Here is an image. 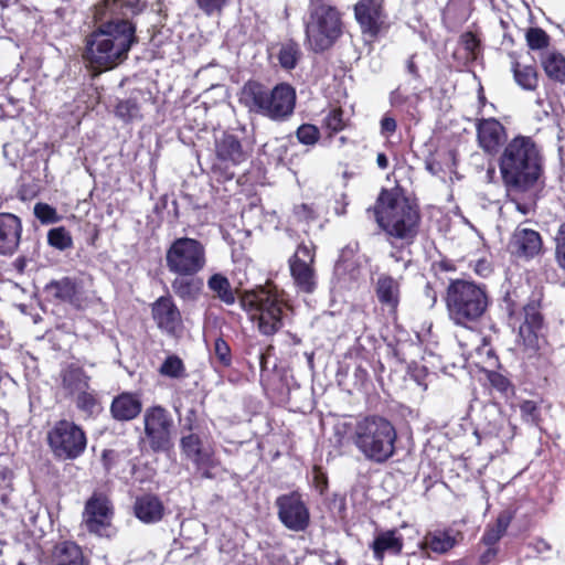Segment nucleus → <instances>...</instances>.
Returning <instances> with one entry per match:
<instances>
[{"label":"nucleus","instance_id":"obj_19","mask_svg":"<svg viewBox=\"0 0 565 565\" xmlns=\"http://www.w3.org/2000/svg\"><path fill=\"white\" fill-rule=\"evenodd\" d=\"M49 300L67 303L76 310H83L86 307V297L77 279L65 276L61 279H53L44 287Z\"/></svg>","mask_w":565,"mask_h":565},{"label":"nucleus","instance_id":"obj_60","mask_svg":"<svg viewBox=\"0 0 565 565\" xmlns=\"http://www.w3.org/2000/svg\"><path fill=\"white\" fill-rule=\"evenodd\" d=\"M533 365L537 370V376L542 377L544 381H547L553 370V363L551 359L543 354H537Z\"/></svg>","mask_w":565,"mask_h":565},{"label":"nucleus","instance_id":"obj_62","mask_svg":"<svg viewBox=\"0 0 565 565\" xmlns=\"http://www.w3.org/2000/svg\"><path fill=\"white\" fill-rule=\"evenodd\" d=\"M330 510H335L337 513L342 516L347 511L345 497L340 493H334L329 502Z\"/></svg>","mask_w":565,"mask_h":565},{"label":"nucleus","instance_id":"obj_22","mask_svg":"<svg viewBox=\"0 0 565 565\" xmlns=\"http://www.w3.org/2000/svg\"><path fill=\"white\" fill-rule=\"evenodd\" d=\"M132 513L143 524H157L163 520L166 507L158 494L148 492L136 497Z\"/></svg>","mask_w":565,"mask_h":565},{"label":"nucleus","instance_id":"obj_17","mask_svg":"<svg viewBox=\"0 0 565 565\" xmlns=\"http://www.w3.org/2000/svg\"><path fill=\"white\" fill-rule=\"evenodd\" d=\"M508 250L516 259L530 262L545 253L544 239L540 232L520 225L511 234Z\"/></svg>","mask_w":565,"mask_h":565},{"label":"nucleus","instance_id":"obj_20","mask_svg":"<svg viewBox=\"0 0 565 565\" xmlns=\"http://www.w3.org/2000/svg\"><path fill=\"white\" fill-rule=\"evenodd\" d=\"M296 99V90L288 83L282 82L268 88L266 117L275 121L288 119L295 111Z\"/></svg>","mask_w":565,"mask_h":565},{"label":"nucleus","instance_id":"obj_29","mask_svg":"<svg viewBox=\"0 0 565 565\" xmlns=\"http://www.w3.org/2000/svg\"><path fill=\"white\" fill-rule=\"evenodd\" d=\"M375 561L382 562L386 554L399 556L404 548L403 535L396 529L381 531L370 544Z\"/></svg>","mask_w":565,"mask_h":565},{"label":"nucleus","instance_id":"obj_14","mask_svg":"<svg viewBox=\"0 0 565 565\" xmlns=\"http://www.w3.org/2000/svg\"><path fill=\"white\" fill-rule=\"evenodd\" d=\"M114 514L115 510L110 499L106 494L95 491L85 502L82 514L83 525L89 534L109 537Z\"/></svg>","mask_w":565,"mask_h":565},{"label":"nucleus","instance_id":"obj_34","mask_svg":"<svg viewBox=\"0 0 565 565\" xmlns=\"http://www.w3.org/2000/svg\"><path fill=\"white\" fill-rule=\"evenodd\" d=\"M540 65L551 82L565 84V56L559 51L542 52L540 54Z\"/></svg>","mask_w":565,"mask_h":565},{"label":"nucleus","instance_id":"obj_50","mask_svg":"<svg viewBox=\"0 0 565 565\" xmlns=\"http://www.w3.org/2000/svg\"><path fill=\"white\" fill-rule=\"evenodd\" d=\"M554 258L557 266L565 271V221L562 222L554 236Z\"/></svg>","mask_w":565,"mask_h":565},{"label":"nucleus","instance_id":"obj_6","mask_svg":"<svg viewBox=\"0 0 565 565\" xmlns=\"http://www.w3.org/2000/svg\"><path fill=\"white\" fill-rule=\"evenodd\" d=\"M350 438L356 449L375 463L387 462L396 452V428L387 418L380 415L359 418Z\"/></svg>","mask_w":565,"mask_h":565},{"label":"nucleus","instance_id":"obj_47","mask_svg":"<svg viewBox=\"0 0 565 565\" xmlns=\"http://www.w3.org/2000/svg\"><path fill=\"white\" fill-rule=\"evenodd\" d=\"M321 137L320 128L313 124H301L296 130L297 140L303 146H315Z\"/></svg>","mask_w":565,"mask_h":565},{"label":"nucleus","instance_id":"obj_37","mask_svg":"<svg viewBox=\"0 0 565 565\" xmlns=\"http://www.w3.org/2000/svg\"><path fill=\"white\" fill-rule=\"evenodd\" d=\"M388 99L393 108L405 111L414 118L417 113L420 95L418 93L409 94L402 85H398L390 93Z\"/></svg>","mask_w":565,"mask_h":565},{"label":"nucleus","instance_id":"obj_4","mask_svg":"<svg viewBox=\"0 0 565 565\" xmlns=\"http://www.w3.org/2000/svg\"><path fill=\"white\" fill-rule=\"evenodd\" d=\"M239 307L263 335H274L284 327L287 301L271 281L245 289L239 297Z\"/></svg>","mask_w":565,"mask_h":565},{"label":"nucleus","instance_id":"obj_35","mask_svg":"<svg viewBox=\"0 0 565 565\" xmlns=\"http://www.w3.org/2000/svg\"><path fill=\"white\" fill-rule=\"evenodd\" d=\"M351 120L345 116V111L341 106H332L321 119V129L326 138L332 140L337 135L350 127Z\"/></svg>","mask_w":565,"mask_h":565},{"label":"nucleus","instance_id":"obj_42","mask_svg":"<svg viewBox=\"0 0 565 565\" xmlns=\"http://www.w3.org/2000/svg\"><path fill=\"white\" fill-rule=\"evenodd\" d=\"M200 472L202 479H213L214 473L212 469L217 466V460L214 457L213 451L201 450L190 458Z\"/></svg>","mask_w":565,"mask_h":565},{"label":"nucleus","instance_id":"obj_63","mask_svg":"<svg viewBox=\"0 0 565 565\" xmlns=\"http://www.w3.org/2000/svg\"><path fill=\"white\" fill-rule=\"evenodd\" d=\"M499 554V546H486V550L479 556V563L481 565H489L492 563Z\"/></svg>","mask_w":565,"mask_h":565},{"label":"nucleus","instance_id":"obj_7","mask_svg":"<svg viewBox=\"0 0 565 565\" xmlns=\"http://www.w3.org/2000/svg\"><path fill=\"white\" fill-rule=\"evenodd\" d=\"M305 33L315 53L330 50L343 33L342 13L324 0H309Z\"/></svg>","mask_w":565,"mask_h":565},{"label":"nucleus","instance_id":"obj_58","mask_svg":"<svg viewBox=\"0 0 565 565\" xmlns=\"http://www.w3.org/2000/svg\"><path fill=\"white\" fill-rule=\"evenodd\" d=\"M198 7L209 17L221 15L230 0H195Z\"/></svg>","mask_w":565,"mask_h":565},{"label":"nucleus","instance_id":"obj_53","mask_svg":"<svg viewBox=\"0 0 565 565\" xmlns=\"http://www.w3.org/2000/svg\"><path fill=\"white\" fill-rule=\"evenodd\" d=\"M214 355L223 367H230L232 365L231 347L222 337L216 338L214 341Z\"/></svg>","mask_w":565,"mask_h":565},{"label":"nucleus","instance_id":"obj_3","mask_svg":"<svg viewBox=\"0 0 565 565\" xmlns=\"http://www.w3.org/2000/svg\"><path fill=\"white\" fill-rule=\"evenodd\" d=\"M502 183L508 192L526 193L543 175V160L531 137L516 136L504 146L499 161Z\"/></svg>","mask_w":565,"mask_h":565},{"label":"nucleus","instance_id":"obj_45","mask_svg":"<svg viewBox=\"0 0 565 565\" xmlns=\"http://www.w3.org/2000/svg\"><path fill=\"white\" fill-rule=\"evenodd\" d=\"M520 415L525 424L540 426L542 422L540 404L532 399H523L519 404Z\"/></svg>","mask_w":565,"mask_h":565},{"label":"nucleus","instance_id":"obj_55","mask_svg":"<svg viewBox=\"0 0 565 565\" xmlns=\"http://www.w3.org/2000/svg\"><path fill=\"white\" fill-rule=\"evenodd\" d=\"M312 481L311 486L320 495H324L329 488V477L324 468L320 465H313L312 467Z\"/></svg>","mask_w":565,"mask_h":565},{"label":"nucleus","instance_id":"obj_12","mask_svg":"<svg viewBox=\"0 0 565 565\" xmlns=\"http://www.w3.org/2000/svg\"><path fill=\"white\" fill-rule=\"evenodd\" d=\"M316 256L317 245L309 241L299 243L288 259L294 285L301 292L311 294L317 287Z\"/></svg>","mask_w":565,"mask_h":565},{"label":"nucleus","instance_id":"obj_25","mask_svg":"<svg viewBox=\"0 0 565 565\" xmlns=\"http://www.w3.org/2000/svg\"><path fill=\"white\" fill-rule=\"evenodd\" d=\"M374 290L382 308L386 309L391 316L396 317L401 301L399 281L391 275L382 274L376 280Z\"/></svg>","mask_w":565,"mask_h":565},{"label":"nucleus","instance_id":"obj_9","mask_svg":"<svg viewBox=\"0 0 565 565\" xmlns=\"http://www.w3.org/2000/svg\"><path fill=\"white\" fill-rule=\"evenodd\" d=\"M206 264V247L196 238L178 237L166 250V266L173 275H198Z\"/></svg>","mask_w":565,"mask_h":565},{"label":"nucleus","instance_id":"obj_23","mask_svg":"<svg viewBox=\"0 0 565 565\" xmlns=\"http://www.w3.org/2000/svg\"><path fill=\"white\" fill-rule=\"evenodd\" d=\"M458 544L452 529L428 531L418 547L423 557L431 558V554L444 555Z\"/></svg>","mask_w":565,"mask_h":565},{"label":"nucleus","instance_id":"obj_44","mask_svg":"<svg viewBox=\"0 0 565 565\" xmlns=\"http://www.w3.org/2000/svg\"><path fill=\"white\" fill-rule=\"evenodd\" d=\"M115 115L125 122L141 119L140 105L136 98L119 100L115 107Z\"/></svg>","mask_w":565,"mask_h":565},{"label":"nucleus","instance_id":"obj_56","mask_svg":"<svg viewBox=\"0 0 565 565\" xmlns=\"http://www.w3.org/2000/svg\"><path fill=\"white\" fill-rule=\"evenodd\" d=\"M407 374L414 382H416L425 391L427 390V377L429 375V371L426 365L418 364L417 362H412L411 364H408Z\"/></svg>","mask_w":565,"mask_h":565},{"label":"nucleus","instance_id":"obj_41","mask_svg":"<svg viewBox=\"0 0 565 565\" xmlns=\"http://www.w3.org/2000/svg\"><path fill=\"white\" fill-rule=\"evenodd\" d=\"M320 213L313 203H300L292 207L291 217L295 224L310 226L318 221Z\"/></svg>","mask_w":565,"mask_h":565},{"label":"nucleus","instance_id":"obj_24","mask_svg":"<svg viewBox=\"0 0 565 565\" xmlns=\"http://www.w3.org/2000/svg\"><path fill=\"white\" fill-rule=\"evenodd\" d=\"M111 417L116 422H131L142 412L141 396L137 392H121L116 395L109 407Z\"/></svg>","mask_w":565,"mask_h":565},{"label":"nucleus","instance_id":"obj_40","mask_svg":"<svg viewBox=\"0 0 565 565\" xmlns=\"http://www.w3.org/2000/svg\"><path fill=\"white\" fill-rule=\"evenodd\" d=\"M458 44L465 51L466 62H475L482 54L481 39L472 31H466L460 34Z\"/></svg>","mask_w":565,"mask_h":565},{"label":"nucleus","instance_id":"obj_57","mask_svg":"<svg viewBox=\"0 0 565 565\" xmlns=\"http://www.w3.org/2000/svg\"><path fill=\"white\" fill-rule=\"evenodd\" d=\"M34 214L43 224L56 223L60 220L56 210L46 203H36Z\"/></svg>","mask_w":565,"mask_h":565},{"label":"nucleus","instance_id":"obj_13","mask_svg":"<svg viewBox=\"0 0 565 565\" xmlns=\"http://www.w3.org/2000/svg\"><path fill=\"white\" fill-rule=\"evenodd\" d=\"M543 291L532 292L520 313L523 321L519 326L518 338L523 347L531 351L540 349V338L543 337L545 318L543 309Z\"/></svg>","mask_w":565,"mask_h":565},{"label":"nucleus","instance_id":"obj_18","mask_svg":"<svg viewBox=\"0 0 565 565\" xmlns=\"http://www.w3.org/2000/svg\"><path fill=\"white\" fill-rule=\"evenodd\" d=\"M151 317L163 333L175 337L183 328V319L180 309L170 295L160 296L151 305Z\"/></svg>","mask_w":565,"mask_h":565},{"label":"nucleus","instance_id":"obj_64","mask_svg":"<svg viewBox=\"0 0 565 565\" xmlns=\"http://www.w3.org/2000/svg\"><path fill=\"white\" fill-rule=\"evenodd\" d=\"M475 273L480 277H488L492 271V266L487 259H478L473 267Z\"/></svg>","mask_w":565,"mask_h":565},{"label":"nucleus","instance_id":"obj_31","mask_svg":"<svg viewBox=\"0 0 565 565\" xmlns=\"http://www.w3.org/2000/svg\"><path fill=\"white\" fill-rule=\"evenodd\" d=\"M171 281L174 295L183 302H195L203 292L204 282L198 275H175Z\"/></svg>","mask_w":565,"mask_h":565},{"label":"nucleus","instance_id":"obj_27","mask_svg":"<svg viewBox=\"0 0 565 565\" xmlns=\"http://www.w3.org/2000/svg\"><path fill=\"white\" fill-rule=\"evenodd\" d=\"M268 88V86L258 81L248 79L241 89L239 103L250 113L266 117Z\"/></svg>","mask_w":565,"mask_h":565},{"label":"nucleus","instance_id":"obj_26","mask_svg":"<svg viewBox=\"0 0 565 565\" xmlns=\"http://www.w3.org/2000/svg\"><path fill=\"white\" fill-rule=\"evenodd\" d=\"M22 233L21 220L12 213H0V254L17 252Z\"/></svg>","mask_w":565,"mask_h":565},{"label":"nucleus","instance_id":"obj_11","mask_svg":"<svg viewBox=\"0 0 565 565\" xmlns=\"http://www.w3.org/2000/svg\"><path fill=\"white\" fill-rule=\"evenodd\" d=\"M143 434L148 447L154 454L168 452L173 447L174 422L171 413L162 405L147 407L142 416Z\"/></svg>","mask_w":565,"mask_h":565},{"label":"nucleus","instance_id":"obj_32","mask_svg":"<svg viewBox=\"0 0 565 565\" xmlns=\"http://www.w3.org/2000/svg\"><path fill=\"white\" fill-rule=\"evenodd\" d=\"M515 518V510L508 508L499 512L493 523H489L480 539L484 546H499V542L505 535L510 524Z\"/></svg>","mask_w":565,"mask_h":565},{"label":"nucleus","instance_id":"obj_52","mask_svg":"<svg viewBox=\"0 0 565 565\" xmlns=\"http://www.w3.org/2000/svg\"><path fill=\"white\" fill-rule=\"evenodd\" d=\"M202 446V439L194 433L182 436L180 439V448L188 458H191L193 455L203 450Z\"/></svg>","mask_w":565,"mask_h":565},{"label":"nucleus","instance_id":"obj_36","mask_svg":"<svg viewBox=\"0 0 565 565\" xmlns=\"http://www.w3.org/2000/svg\"><path fill=\"white\" fill-rule=\"evenodd\" d=\"M512 57L511 72L515 83L524 90L534 92L539 87V72L535 65H524L519 62L515 54Z\"/></svg>","mask_w":565,"mask_h":565},{"label":"nucleus","instance_id":"obj_28","mask_svg":"<svg viewBox=\"0 0 565 565\" xmlns=\"http://www.w3.org/2000/svg\"><path fill=\"white\" fill-rule=\"evenodd\" d=\"M52 565H90L89 556L72 540L57 542L51 554Z\"/></svg>","mask_w":565,"mask_h":565},{"label":"nucleus","instance_id":"obj_59","mask_svg":"<svg viewBox=\"0 0 565 565\" xmlns=\"http://www.w3.org/2000/svg\"><path fill=\"white\" fill-rule=\"evenodd\" d=\"M120 461V454L115 449H104L100 456L102 466L107 475L114 472Z\"/></svg>","mask_w":565,"mask_h":565},{"label":"nucleus","instance_id":"obj_54","mask_svg":"<svg viewBox=\"0 0 565 565\" xmlns=\"http://www.w3.org/2000/svg\"><path fill=\"white\" fill-rule=\"evenodd\" d=\"M503 305L509 320H518L521 311L516 288L505 292L503 297Z\"/></svg>","mask_w":565,"mask_h":565},{"label":"nucleus","instance_id":"obj_43","mask_svg":"<svg viewBox=\"0 0 565 565\" xmlns=\"http://www.w3.org/2000/svg\"><path fill=\"white\" fill-rule=\"evenodd\" d=\"M525 42L531 51L546 50L551 44L550 34L540 26H530L525 30Z\"/></svg>","mask_w":565,"mask_h":565},{"label":"nucleus","instance_id":"obj_48","mask_svg":"<svg viewBox=\"0 0 565 565\" xmlns=\"http://www.w3.org/2000/svg\"><path fill=\"white\" fill-rule=\"evenodd\" d=\"M76 407L86 414L92 415L99 405L98 397L95 391L83 388L76 392Z\"/></svg>","mask_w":565,"mask_h":565},{"label":"nucleus","instance_id":"obj_21","mask_svg":"<svg viewBox=\"0 0 565 565\" xmlns=\"http://www.w3.org/2000/svg\"><path fill=\"white\" fill-rule=\"evenodd\" d=\"M475 127L479 148L488 156L498 154L507 140V128L494 117L477 118Z\"/></svg>","mask_w":565,"mask_h":565},{"label":"nucleus","instance_id":"obj_1","mask_svg":"<svg viewBox=\"0 0 565 565\" xmlns=\"http://www.w3.org/2000/svg\"><path fill=\"white\" fill-rule=\"evenodd\" d=\"M117 1L104 0L95 6V28L85 38L82 54L87 68L99 74L124 63L139 42L136 23L118 13Z\"/></svg>","mask_w":565,"mask_h":565},{"label":"nucleus","instance_id":"obj_2","mask_svg":"<svg viewBox=\"0 0 565 565\" xmlns=\"http://www.w3.org/2000/svg\"><path fill=\"white\" fill-rule=\"evenodd\" d=\"M372 212L379 227L388 239L401 241L407 246L415 243L422 224V212L418 202L405 194L402 186L382 188Z\"/></svg>","mask_w":565,"mask_h":565},{"label":"nucleus","instance_id":"obj_39","mask_svg":"<svg viewBox=\"0 0 565 565\" xmlns=\"http://www.w3.org/2000/svg\"><path fill=\"white\" fill-rule=\"evenodd\" d=\"M158 373L172 380H181L188 376L185 364L177 354H169L159 366Z\"/></svg>","mask_w":565,"mask_h":565},{"label":"nucleus","instance_id":"obj_38","mask_svg":"<svg viewBox=\"0 0 565 565\" xmlns=\"http://www.w3.org/2000/svg\"><path fill=\"white\" fill-rule=\"evenodd\" d=\"M301 55L299 44L294 40H289L280 45L277 58L284 70L291 71L297 66Z\"/></svg>","mask_w":565,"mask_h":565},{"label":"nucleus","instance_id":"obj_8","mask_svg":"<svg viewBox=\"0 0 565 565\" xmlns=\"http://www.w3.org/2000/svg\"><path fill=\"white\" fill-rule=\"evenodd\" d=\"M46 443L55 459L73 461L85 454L88 438L81 425L63 418L47 431Z\"/></svg>","mask_w":565,"mask_h":565},{"label":"nucleus","instance_id":"obj_46","mask_svg":"<svg viewBox=\"0 0 565 565\" xmlns=\"http://www.w3.org/2000/svg\"><path fill=\"white\" fill-rule=\"evenodd\" d=\"M47 242L58 250H65L73 246V238L64 226L51 228L47 233Z\"/></svg>","mask_w":565,"mask_h":565},{"label":"nucleus","instance_id":"obj_15","mask_svg":"<svg viewBox=\"0 0 565 565\" xmlns=\"http://www.w3.org/2000/svg\"><path fill=\"white\" fill-rule=\"evenodd\" d=\"M275 505L281 524L294 532H303L310 525V511L298 490L280 494Z\"/></svg>","mask_w":565,"mask_h":565},{"label":"nucleus","instance_id":"obj_10","mask_svg":"<svg viewBox=\"0 0 565 565\" xmlns=\"http://www.w3.org/2000/svg\"><path fill=\"white\" fill-rule=\"evenodd\" d=\"M253 149L233 134H223L215 140V161L211 167L218 182L231 181L235 177L232 168L241 166L252 157Z\"/></svg>","mask_w":565,"mask_h":565},{"label":"nucleus","instance_id":"obj_61","mask_svg":"<svg viewBox=\"0 0 565 565\" xmlns=\"http://www.w3.org/2000/svg\"><path fill=\"white\" fill-rule=\"evenodd\" d=\"M380 128H381V134L383 136L390 137L396 131L397 122H396L395 118H393L388 115H384L380 121Z\"/></svg>","mask_w":565,"mask_h":565},{"label":"nucleus","instance_id":"obj_16","mask_svg":"<svg viewBox=\"0 0 565 565\" xmlns=\"http://www.w3.org/2000/svg\"><path fill=\"white\" fill-rule=\"evenodd\" d=\"M353 10L362 34L367 35L372 41L390 30L391 23L387 20L383 0H359Z\"/></svg>","mask_w":565,"mask_h":565},{"label":"nucleus","instance_id":"obj_51","mask_svg":"<svg viewBox=\"0 0 565 565\" xmlns=\"http://www.w3.org/2000/svg\"><path fill=\"white\" fill-rule=\"evenodd\" d=\"M486 376L491 387L497 390L501 394L507 395L509 392H513L514 387L512 382L500 372L487 371Z\"/></svg>","mask_w":565,"mask_h":565},{"label":"nucleus","instance_id":"obj_5","mask_svg":"<svg viewBox=\"0 0 565 565\" xmlns=\"http://www.w3.org/2000/svg\"><path fill=\"white\" fill-rule=\"evenodd\" d=\"M490 302L487 286L472 280L451 279L446 288L448 317L457 327L471 329L486 315Z\"/></svg>","mask_w":565,"mask_h":565},{"label":"nucleus","instance_id":"obj_49","mask_svg":"<svg viewBox=\"0 0 565 565\" xmlns=\"http://www.w3.org/2000/svg\"><path fill=\"white\" fill-rule=\"evenodd\" d=\"M13 477L14 473L11 468H0V502L3 507H8L9 504V495L13 491Z\"/></svg>","mask_w":565,"mask_h":565},{"label":"nucleus","instance_id":"obj_30","mask_svg":"<svg viewBox=\"0 0 565 565\" xmlns=\"http://www.w3.org/2000/svg\"><path fill=\"white\" fill-rule=\"evenodd\" d=\"M206 286L212 297L225 306H233L239 302V297L245 291L241 285L233 287L228 277L223 273H213L206 280Z\"/></svg>","mask_w":565,"mask_h":565},{"label":"nucleus","instance_id":"obj_33","mask_svg":"<svg viewBox=\"0 0 565 565\" xmlns=\"http://www.w3.org/2000/svg\"><path fill=\"white\" fill-rule=\"evenodd\" d=\"M61 386L74 395L83 388H89L90 376L78 363H68L60 371Z\"/></svg>","mask_w":565,"mask_h":565}]
</instances>
